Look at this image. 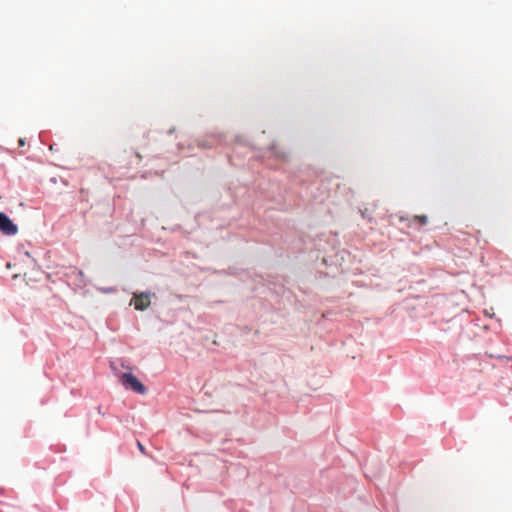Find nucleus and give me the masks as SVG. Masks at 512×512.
<instances>
[{"label":"nucleus","mask_w":512,"mask_h":512,"mask_svg":"<svg viewBox=\"0 0 512 512\" xmlns=\"http://www.w3.org/2000/svg\"><path fill=\"white\" fill-rule=\"evenodd\" d=\"M0 232L9 236L18 232L17 225L3 212H0Z\"/></svg>","instance_id":"obj_2"},{"label":"nucleus","mask_w":512,"mask_h":512,"mask_svg":"<svg viewBox=\"0 0 512 512\" xmlns=\"http://www.w3.org/2000/svg\"><path fill=\"white\" fill-rule=\"evenodd\" d=\"M414 220H415V221H418L421 225H425V224L428 222V218H427V216H425V215H422V216H415V217H414Z\"/></svg>","instance_id":"obj_4"},{"label":"nucleus","mask_w":512,"mask_h":512,"mask_svg":"<svg viewBox=\"0 0 512 512\" xmlns=\"http://www.w3.org/2000/svg\"><path fill=\"white\" fill-rule=\"evenodd\" d=\"M137 447L141 453L146 454L145 447L142 445V443L140 441H137Z\"/></svg>","instance_id":"obj_5"},{"label":"nucleus","mask_w":512,"mask_h":512,"mask_svg":"<svg viewBox=\"0 0 512 512\" xmlns=\"http://www.w3.org/2000/svg\"><path fill=\"white\" fill-rule=\"evenodd\" d=\"M366 212H367V209L361 210V215H362L363 218L367 217V213Z\"/></svg>","instance_id":"obj_6"},{"label":"nucleus","mask_w":512,"mask_h":512,"mask_svg":"<svg viewBox=\"0 0 512 512\" xmlns=\"http://www.w3.org/2000/svg\"><path fill=\"white\" fill-rule=\"evenodd\" d=\"M122 385L126 389H131L138 394H145L146 387L132 373H124L120 377Z\"/></svg>","instance_id":"obj_1"},{"label":"nucleus","mask_w":512,"mask_h":512,"mask_svg":"<svg viewBox=\"0 0 512 512\" xmlns=\"http://www.w3.org/2000/svg\"><path fill=\"white\" fill-rule=\"evenodd\" d=\"M130 304L133 305L136 310L143 311L151 304L150 296L148 293L134 294Z\"/></svg>","instance_id":"obj_3"}]
</instances>
